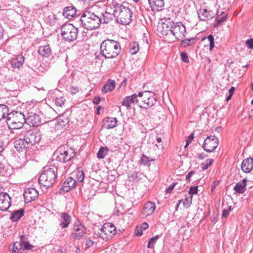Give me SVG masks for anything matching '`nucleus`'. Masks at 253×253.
<instances>
[{"mask_svg":"<svg viewBox=\"0 0 253 253\" xmlns=\"http://www.w3.org/2000/svg\"><path fill=\"white\" fill-rule=\"evenodd\" d=\"M121 50L120 43L113 40H105L100 45V52L106 58L116 57L120 53Z\"/></svg>","mask_w":253,"mask_h":253,"instance_id":"nucleus-1","label":"nucleus"},{"mask_svg":"<svg viewBox=\"0 0 253 253\" xmlns=\"http://www.w3.org/2000/svg\"><path fill=\"white\" fill-rule=\"evenodd\" d=\"M80 21L84 28L88 30L98 28L101 23L99 15L88 10L84 12Z\"/></svg>","mask_w":253,"mask_h":253,"instance_id":"nucleus-2","label":"nucleus"},{"mask_svg":"<svg viewBox=\"0 0 253 253\" xmlns=\"http://www.w3.org/2000/svg\"><path fill=\"white\" fill-rule=\"evenodd\" d=\"M57 169L54 167L45 169L39 178L40 184L45 188L51 187L57 177Z\"/></svg>","mask_w":253,"mask_h":253,"instance_id":"nucleus-3","label":"nucleus"},{"mask_svg":"<svg viewBox=\"0 0 253 253\" xmlns=\"http://www.w3.org/2000/svg\"><path fill=\"white\" fill-rule=\"evenodd\" d=\"M26 121V117L22 113L14 111L10 113L6 123L9 128H22Z\"/></svg>","mask_w":253,"mask_h":253,"instance_id":"nucleus-4","label":"nucleus"},{"mask_svg":"<svg viewBox=\"0 0 253 253\" xmlns=\"http://www.w3.org/2000/svg\"><path fill=\"white\" fill-rule=\"evenodd\" d=\"M114 16L116 18L118 23L127 25L132 20V12L128 7L124 5L120 9L117 10Z\"/></svg>","mask_w":253,"mask_h":253,"instance_id":"nucleus-5","label":"nucleus"},{"mask_svg":"<svg viewBox=\"0 0 253 253\" xmlns=\"http://www.w3.org/2000/svg\"><path fill=\"white\" fill-rule=\"evenodd\" d=\"M61 32V36L66 41L71 42L77 39L78 29L71 24L65 23L62 26Z\"/></svg>","mask_w":253,"mask_h":253,"instance_id":"nucleus-6","label":"nucleus"},{"mask_svg":"<svg viewBox=\"0 0 253 253\" xmlns=\"http://www.w3.org/2000/svg\"><path fill=\"white\" fill-rule=\"evenodd\" d=\"M138 96L141 98V102L139 104V107L145 109L153 106L156 102L157 96L152 91H145L138 93Z\"/></svg>","mask_w":253,"mask_h":253,"instance_id":"nucleus-7","label":"nucleus"},{"mask_svg":"<svg viewBox=\"0 0 253 253\" xmlns=\"http://www.w3.org/2000/svg\"><path fill=\"white\" fill-rule=\"evenodd\" d=\"M55 154L57 161L61 163H66L70 161L75 156V152L71 148L62 146L58 148Z\"/></svg>","mask_w":253,"mask_h":253,"instance_id":"nucleus-8","label":"nucleus"},{"mask_svg":"<svg viewBox=\"0 0 253 253\" xmlns=\"http://www.w3.org/2000/svg\"><path fill=\"white\" fill-rule=\"evenodd\" d=\"M116 233V227L114 225L110 222L104 224L100 232L99 237L103 240L107 241L112 237Z\"/></svg>","mask_w":253,"mask_h":253,"instance_id":"nucleus-9","label":"nucleus"},{"mask_svg":"<svg viewBox=\"0 0 253 253\" xmlns=\"http://www.w3.org/2000/svg\"><path fill=\"white\" fill-rule=\"evenodd\" d=\"M29 146L34 145L38 143L41 140V135L37 129H30L25 131L24 136Z\"/></svg>","mask_w":253,"mask_h":253,"instance_id":"nucleus-10","label":"nucleus"},{"mask_svg":"<svg viewBox=\"0 0 253 253\" xmlns=\"http://www.w3.org/2000/svg\"><path fill=\"white\" fill-rule=\"evenodd\" d=\"M218 145V139L214 136H208L204 140L203 148L208 152H213Z\"/></svg>","mask_w":253,"mask_h":253,"instance_id":"nucleus-11","label":"nucleus"},{"mask_svg":"<svg viewBox=\"0 0 253 253\" xmlns=\"http://www.w3.org/2000/svg\"><path fill=\"white\" fill-rule=\"evenodd\" d=\"M186 28L183 24L180 22L175 23L173 22L171 34L178 40L182 39L185 37Z\"/></svg>","mask_w":253,"mask_h":253,"instance_id":"nucleus-12","label":"nucleus"},{"mask_svg":"<svg viewBox=\"0 0 253 253\" xmlns=\"http://www.w3.org/2000/svg\"><path fill=\"white\" fill-rule=\"evenodd\" d=\"M26 123L30 126H38L41 124V118L40 116L33 112H28L26 118Z\"/></svg>","mask_w":253,"mask_h":253,"instance_id":"nucleus-13","label":"nucleus"},{"mask_svg":"<svg viewBox=\"0 0 253 253\" xmlns=\"http://www.w3.org/2000/svg\"><path fill=\"white\" fill-rule=\"evenodd\" d=\"M74 232L72 234L73 238L76 240H79L85 233L86 228L79 222H75L73 227Z\"/></svg>","mask_w":253,"mask_h":253,"instance_id":"nucleus-14","label":"nucleus"},{"mask_svg":"<svg viewBox=\"0 0 253 253\" xmlns=\"http://www.w3.org/2000/svg\"><path fill=\"white\" fill-rule=\"evenodd\" d=\"M13 173V169L5 161L0 160V177H7Z\"/></svg>","mask_w":253,"mask_h":253,"instance_id":"nucleus-15","label":"nucleus"},{"mask_svg":"<svg viewBox=\"0 0 253 253\" xmlns=\"http://www.w3.org/2000/svg\"><path fill=\"white\" fill-rule=\"evenodd\" d=\"M11 204V198L6 193H0V210L6 211Z\"/></svg>","mask_w":253,"mask_h":253,"instance_id":"nucleus-16","label":"nucleus"},{"mask_svg":"<svg viewBox=\"0 0 253 253\" xmlns=\"http://www.w3.org/2000/svg\"><path fill=\"white\" fill-rule=\"evenodd\" d=\"M38 191L34 188H26L24 190V197L26 203H30L39 196Z\"/></svg>","mask_w":253,"mask_h":253,"instance_id":"nucleus-17","label":"nucleus"},{"mask_svg":"<svg viewBox=\"0 0 253 253\" xmlns=\"http://www.w3.org/2000/svg\"><path fill=\"white\" fill-rule=\"evenodd\" d=\"M22 137L16 139L14 142L15 148L19 152H23L30 147L25 138Z\"/></svg>","mask_w":253,"mask_h":253,"instance_id":"nucleus-18","label":"nucleus"},{"mask_svg":"<svg viewBox=\"0 0 253 253\" xmlns=\"http://www.w3.org/2000/svg\"><path fill=\"white\" fill-rule=\"evenodd\" d=\"M173 21L162 23L158 26V30L164 35L171 34Z\"/></svg>","mask_w":253,"mask_h":253,"instance_id":"nucleus-19","label":"nucleus"},{"mask_svg":"<svg viewBox=\"0 0 253 253\" xmlns=\"http://www.w3.org/2000/svg\"><path fill=\"white\" fill-rule=\"evenodd\" d=\"M134 103L139 106V100H137V96L136 94L126 97L122 101V105L126 106L127 109H130L131 104Z\"/></svg>","mask_w":253,"mask_h":253,"instance_id":"nucleus-20","label":"nucleus"},{"mask_svg":"<svg viewBox=\"0 0 253 253\" xmlns=\"http://www.w3.org/2000/svg\"><path fill=\"white\" fill-rule=\"evenodd\" d=\"M76 185V180L72 177H69L63 183L61 190L64 192H67L74 187Z\"/></svg>","mask_w":253,"mask_h":253,"instance_id":"nucleus-21","label":"nucleus"},{"mask_svg":"<svg viewBox=\"0 0 253 253\" xmlns=\"http://www.w3.org/2000/svg\"><path fill=\"white\" fill-rule=\"evenodd\" d=\"M253 169V159L249 157L244 159L241 165V169L243 172L249 173Z\"/></svg>","mask_w":253,"mask_h":253,"instance_id":"nucleus-22","label":"nucleus"},{"mask_svg":"<svg viewBox=\"0 0 253 253\" xmlns=\"http://www.w3.org/2000/svg\"><path fill=\"white\" fill-rule=\"evenodd\" d=\"M38 52L42 58H48L52 54L51 49L49 44L40 46Z\"/></svg>","mask_w":253,"mask_h":253,"instance_id":"nucleus-23","label":"nucleus"},{"mask_svg":"<svg viewBox=\"0 0 253 253\" xmlns=\"http://www.w3.org/2000/svg\"><path fill=\"white\" fill-rule=\"evenodd\" d=\"M148 1L153 11L162 10L164 6V0H148Z\"/></svg>","mask_w":253,"mask_h":253,"instance_id":"nucleus-24","label":"nucleus"},{"mask_svg":"<svg viewBox=\"0 0 253 253\" xmlns=\"http://www.w3.org/2000/svg\"><path fill=\"white\" fill-rule=\"evenodd\" d=\"M25 210L24 209H20L14 210L11 213L9 219L12 222H17L24 216Z\"/></svg>","mask_w":253,"mask_h":253,"instance_id":"nucleus-25","label":"nucleus"},{"mask_svg":"<svg viewBox=\"0 0 253 253\" xmlns=\"http://www.w3.org/2000/svg\"><path fill=\"white\" fill-rule=\"evenodd\" d=\"M59 215L61 217L60 226L62 228L68 227L71 223V216L68 214V213L64 212H61Z\"/></svg>","mask_w":253,"mask_h":253,"instance_id":"nucleus-26","label":"nucleus"},{"mask_svg":"<svg viewBox=\"0 0 253 253\" xmlns=\"http://www.w3.org/2000/svg\"><path fill=\"white\" fill-rule=\"evenodd\" d=\"M69 123V118L64 115H61L57 119L56 127L57 128L66 129L68 126Z\"/></svg>","mask_w":253,"mask_h":253,"instance_id":"nucleus-27","label":"nucleus"},{"mask_svg":"<svg viewBox=\"0 0 253 253\" xmlns=\"http://www.w3.org/2000/svg\"><path fill=\"white\" fill-rule=\"evenodd\" d=\"M227 17V13L223 11L220 12L219 10H217L215 17L216 23L214 24L213 26L214 27H218L222 23L226 21Z\"/></svg>","mask_w":253,"mask_h":253,"instance_id":"nucleus-28","label":"nucleus"},{"mask_svg":"<svg viewBox=\"0 0 253 253\" xmlns=\"http://www.w3.org/2000/svg\"><path fill=\"white\" fill-rule=\"evenodd\" d=\"M25 58L22 55H19L11 61V65L13 69H19L22 66Z\"/></svg>","mask_w":253,"mask_h":253,"instance_id":"nucleus-29","label":"nucleus"},{"mask_svg":"<svg viewBox=\"0 0 253 253\" xmlns=\"http://www.w3.org/2000/svg\"><path fill=\"white\" fill-rule=\"evenodd\" d=\"M63 15L67 19H71L76 14V9L73 6H67L64 8Z\"/></svg>","mask_w":253,"mask_h":253,"instance_id":"nucleus-30","label":"nucleus"},{"mask_svg":"<svg viewBox=\"0 0 253 253\" xmlns=\"http://www.w3.org/2000/svg\"><path fill=\"white\" fill-rule=\"evenodd\" d=\"M155 205L151 202H148L144 205L143 213L146 216L152 214L155 210Z\"/></svg>","mask_w":253,"mask_h":253,"instance_id":"nucleus-31","label":"nucleus"},{"mask_svg":"<svg viewBox=\"0 0 253 253\" xmlns=\"http://www.w3.org/2000/svg\"><path fill=\"white\" fill-rule=\"evenodd\" d=\"M117 122L116 118L107 117L104 119V127L107 129L113 128L117 126Z\"/></svg>","mask_w":253,"mask_h":253,"instance_id":"nucleus-32","label":"nucleus"},{"mask_svg":"<svg viewBox=\"0 0 253 253\" xmlns=\"http://www.w3.org/2000/svg\"><path fill=\"white\" fill-rule=\"evenodd\" d=\"M211 11H208L207 9L201 8L199 9L198 13L199 18L201 20L206 21L208 20L210 18H212L213 13L211 14Z\"/></svg>","mask_w":253,"mask_h":253,"instance_id":"nucleus-33","label":"nucleus"},{"mask_svg":"<svg viewBox=\"0 0 253 253\" xmlns=\"http://www.w3.org/2000/svg\"><path fill=\"white\" fill-rule=\"evenodd\" d=\"M8 107L4 104H0V122L5 121L10 114Z\"/></svg>","mask_w":253,"mask_h":253,"instance_id":"nucleus-34","label":"nucleus"},{"mask_svg":"<svg viewBox=\"0 0 253 253\" xmlns=\"http://www.w3.org/2000/svg\"><path fill=\"white\" fill-rule=\"evenodd\" d=\"M98 15L100 18L101 23H108L113 20L114 17H115L114 13L111 14L106 11L104 13H100Z\"/></svg>","mask_w":253,"mask_h":253,"instance_id":"nucleus-35","label":"nucleus"},{"mask_svg":"<svg viewBox=\"0 0 253 253\" xmlns=\"http://www.w3.org/2000/svg\"><path fill=\"white\" fill-rule=\"evenodd\" d=\"M246 179H244L242 181L239 182L235 186L234 189L238 193H243L246 190Z\"/></svg>","mask_w":253,"mask_h":253,"instance_id":"nucleus-36","label":"nucleus"},{"mask_svg":"<svg viewBox=\"0 0 253 253\" xmlns=\"http://www.w3.org/2000/svg\"><path fill=\"white\" fill-rule=\"evenodd\" d=\"M115 87V82L114 80L109 79L106 84L102 88V91L104 93L110 92L114 89Z\"/></svg>","mask_w":253,"mask_h":253,"instance_id":"nucleus-37","label":"nucleus"},{"mask_svg":"<svg viewBox=\"0 0 253 253\" xmlns=\"http://www.w3.org/2000/svg\"><path fill=\"white\" fill-rule=\"evenodd\" d=\"M24 237L25 235L20 236V241L16 242L13 243V246L10 248V252L11 253H16L22 249V238Z\"/></svg>","mask_w":253,"mask_h":253,"instance_id":"nucleus-38","label":"nucleus"},{"mask_svg":"<svg viewBox=\"0 0 253 253\" xmlns=\"http://www.w3.org/2000/svg\"><path fill=\"white\" fill-rule=\"evenodd\" d=\"M21 128H11V130L10 132L11 135L15 134L14 138H20L24 136V133L25 131H22L20 129Z\"/></svg>","mask_w":253,"mask_h":253,"instance_id":"nucleus-39","label":"nucleus"},{"mask_svg":"<svg viewBox=\"0 0 253 253\" xmlns=\"http://www.w3.org/2000/svg\"><path fill=\"white\" fill-rule=\"evenodd\" d=\"M27 238L25 236L22 238V252L32 250L34 246L27 241Z\"/></svg>","mask_w":253,"mask_h":253,"instance_id":"nucleus-40","label":"nucleus"},{"mask_svg":"<svg viewBox=\"0 0 253 253\" xmlns=\"http://www.w3.org/2000/svg\"><path fill=\"white\" fill-rule=\"evenodd\" d=\"M109 149L106 147H101L99 150L97 157L99 159H103L107 155Z\"/></svg>","mask_w":253,"mask_h":253,"instance_id":"nucleus-41","label":"nucleus"},{"mask_svg":"<svg viewBox=\"0 0 253 253\" xmlns=\"http://www.w3.org/2000/svg\"><path fill=\"white\" fill-rule=\"evenodd\" d=\"M129 50L131 54H136L139 50V45L136 42L130 43L129 44Z\"/></svg>","mask_w":253,"mask_h":253,"instance_id":"nucleus-42","label":"nucleus"},{"mask_svg":"<svg viewBox=\"0 0 253 253\" xmlns=\"http://www.w3.org/2000/svg\"><path fill=\"white\" fill-rule=\"evenodd\" d=\"M195 42V39L192 38L191 39H186L181 42V44L184 47H187L194 44Z\"/></svg>","mask_w":253,"mask_h":253,"instance_id":"nucleus-43","label":"nucleus"},{"mask_svg":"<svg viewBox=\"0 0 253 253\" xmlns=\"http://www.w3.org/2000/svg\"><path fill=\"white\" fill-rule=\"evenodd\" d=\"M124 5L118 3L116 0H113L110 4L111 8H114L113 12L115 14L118 9H120Z\"/></svg>","mask_w":253,"mask_h":253,"instance_id":"nucleus-44","label":"nucleus"},{"mask_svg":"<svg viewBox=\"0 0 253 253\" xmlns=\"http://www.w3.org/2000/svg\"><path fill=\"white\" fill-rule=\"evenodd\" d=\"M75 174H76V182L77 181H79V182H82L83 181L84 179V173L83 172V170H77L76 172H75Z\"/></svg>","mask_w":253,"mask_h":253,"instance_id":"nucleus-45","label":"nucleus"},{"mask_svg":"<svg viewBox=\"0 0 253 253\" xmlns=\"http://www.w3.org/2000/svg\"><path fill=\"white\" fill-rule=\"evenodd\" d=\"M213 162V160L212 159H209L206 161L205 163H203L201 165V168L203 170H206L208 169V168L211 165L212 163Z\"/></svg>","mask_w":253,"mask_h":253,"instance_id":"nucleus-46","label":"nucleus"},{"mask_svg":"<svg viewBox=\"0 0 253 253\" xmlns=\"http://www.w3.org/2000/svg\"><path fill=\"white\" fill-rule=\"evenodd\" d=\"M154 161V160H153V159L150 160L148 157H147L145 155H143L141 158L140 162L141 164H142L144 166H146V165L149 166L150 164H149V163L151 161Z\"/></svg>","mask_w":253,"mask_h":253,"instance_id":"nucleus-47","label":"nucleus"},{"mask_svg":"<svg viewBox=\"0 0 253 253\" xmlns=\"http://www.w3.org/2000/svg\"><path fill=\"white\" fill-rule=\"evenodd\" d=\"M159 238V235H156L154 237L151 238L148 242L147 247L148 248L152 249L154 247V245L156 242V240Z\"/></svg>","mask_w":253,"mask_h":253,"instance_id":"nucleus-48","label":"nucleus"},{"mask_svg":"<svg viewBox=\"0 0 253 253\" xmlns=\"http://www.w3.org/2000/svg\"><path fill=\"white\" fill-rule=\"evenodd\" d=\"M65 99L63 97H57L55 99V104L59 107H62L64 104Z\"/></svg>","mask_w":253,"mask_h":253,"instance_id":"nucleus-49","label":"nucleus"},{"mask_svg":"<svg viewBox=\"0 0 253 253\" xmlns=\"http://www.w3.org/2000/svg\"><path fill=\"white\" fill-rule=\"evenodd\" d=\"M231 211L232 207L231 206H228L227 208L224 209L222 211V218H226Z\"/></svg>","mask_w":253,"mask_h":253,"instance_id":"nucleus-50","label":"nucleus"},{"mask_svg":"<svg viewBox=\"0 0 253 253\" xmlns=\"http://www.w3.org/2000/svg\"><path fill=\"white\" fill-rule=\"evenodd\" d=\"M207 39L210 42V50L211 51L214 46V38L213 36L211 34L208 36Z\"/></svg>","mask_w":253,"mask_h":253,"instance_id":"nucleus-51","label":"nucleus"},{"mask_svg":"<svg viewBox=\"0 0 253 253\" xmlns=\"http://www.w3.org/2000/svg\"><path fill=\"white\" fill-rule=\"evenodd\" d=\"M198 192V186L191 187L189 190V194L191 195V196L194 194H197Z\"/></svg>","mask_w":253,"mask_h":253,"instance_id":"nucleus-52","label":"nucleus"},{"mask_svg":"<svg viewBox=\"0 0 253 253\" xmlns=\"http://www.w3.org/2000/svg\"><path fill=\"white\" fill-rule=\"evenodd\" d=\"M192 203V196H191L190 199H189L188 198H186L183 202V206L184 207L188 208L190 207L191 204Z\"/></svg>","mask_w":253,"mask_h":253,"instance_id":"nucleus-53","label":"nucleus"},{"mask_svg":"<svg viewBox=\"0 0 253 253\" xmlns=\"http://www.w3.org/2000/svg\"><path fill=\"white\" fill-rule=\"evenodd\" d=\"M181 58L185 63H188L189 62L187 54L185 52L181 53Z\"/></svg>","mask_w":253,"mask_h":253,"instance_id":"nucleus-54","label":"nucleus"},{"mask_svg":"<svg viewBox=\"0 0 253 253\" xmlns=\"http://www.w3.org/2000/svg\"><path fill=\"white\" fill-rule=\"evenodd\" d=\"M234 90H235L234 87L232 86L230 88V89L229 90V95L226 98V101H228L231 98V97L233 94Z\"/></svg>","mask_w":253,"mask_h":253,"instance_id":"nucleus-55","label":"nucleus"},{"mask_svg":"<svg viewBox=\"0 0 253 253\" xmlns=\"http://www.w3.org/2000/svg\"><path fill=\"white\" fill-rule=\"evenodd\" d=\"M246 44L249 48L253 49V39L247 40Z\"/></svg>","mask_w":253,"mask_h":253,"instance_id":"nucleus-56","label":"nucleus"},{"mask_svg":"<svg viewBox=\"0 0 253 253\" xmlns=\"http://www.w3.org/2000/svg\"><path fill=\"white\" fill-rule=\"evenodd\" d=\"M69 91L72 94H75L79 91V87L77 86H71L69 89Z\"/></svg>","mask_w":253,"mask_h":253,"instance_id":"nucleus-57","label":"nucleus"},{"mask_svg":"<svg viewBox=\"0 0 253 253\" xmlns=\"http://www.w3.org/2000/svg\"><path fill=\"white\" fill-rule=\"evenodd\" d=\"M193 138H194V134L193 133H191L190 135H189V136L188 137V138L186 139V145L185 146V148H186L189 145V144H190V143L191 142L192 140L193 139Z\"/></svg>","mask_w":253,"mask_h":253,"instance_id":"nucleus-58","label":"nucleus"},{"mask_svg":"<svg viewBox=\"0 0 253 253\" xmlns=\"http://www.w3.org/2000/svg\"><path fill=\"white\" fill-rule=\"evenodd\" d=\"M177 184V183H172L168 188L166 189L167 193L170 192L174 188V187Z\"/></svg>","mask_w":253,"mask_h":253,"instance_id":"nucleus-59","label":"nucleus"},{"mask_svg":"<svg viewBox=\"0 0 253 253\" xmlns=\"http://www.w3.org/2000/svg\"><path fill=\"white\" fill-rule=\"evenodd\" d=\"M94 242H93V241L91 240L90 239V238H88L86 240V246L87 248H89L93 246V244H94Z\"/></svg>","mask_w":253,"mask_h":253,"instance_id":"nucleus-60","label":"nucleus"},{"mask_svg":"<svg viewBox=\"0 0 253 253\" xmlns=\"http://www.w3.org/2000/svg\"><path fill=\"white\" fill-rule=\"evenodd\" d=\"M135 234L137 236H140L143 234V230L140 227H137L135 230Z\"/></svg>","mask_w":253,"mask_h":253,"instance_id":"nucleus-61","label":"nucleus"},{"mask_svg":"<svg viewBox=\"0 0 253 253\" xmlns=\"http://www.w3.org/2000/svg\"><path fill=\"white\" fill-rule=\"evenodd\" d=\"M195 174V171H193V170H191V171H190L187 175H186V180H187V181L188 182H190V178L191 177V176L194 174Z\"/></svg>","mask_w":253,"mask_h":253,"instance_id":"nucleus-62","label":"nucleus"},{"mask_svg":"<svg viewBox=\"0 0 253 253\" xmlns=\"http://www.w3.org/2000/svg\"><path fill=\"white\" fill-rule=\"evenodd\" d=\"M101 101V98L99 96L94 97L93 100V103L94 104L98 105Z\"/></svg>","mask_w":253,"mask_h":253,"instance_id":"nucleus-63","label":"nucleus"},{"mask_svg":"<svg viewBox=\"0 0 253 253\" xmlns=\"http://www.w3.org/2000/svg\"><path fill=\"white\" fill-rule=\"evenodd\" d=\"M149 227V225L147 222H144L143 223L141 226L140 227V228L143 230L147 229Z\"/></svg>","mask_w":253,"mask_h":253,"instance_id":"nucleus-64","label":"nucleus"}]
</instances>
